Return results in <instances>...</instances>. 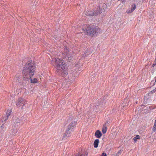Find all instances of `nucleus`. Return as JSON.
Here are the masks:
<instances>
[{
    "label": "nucleus",
    "mask_w": 156,
    "mask_h": 156,
    "mask_svg": "<svg viewBox=\"0 0 156 156\" xmlns=\"http://www.w3.org/2000/svg\"><path fill=\"white\" fill-rule=\"evenodd\" d=\"M21 120L19 118H17L15 119V120L14 122V124L15 125H17V126L18 125V123L19 124Z\"/></svg>",
    "instance_id": "16"
},
{
    "label": "nucleus",
    "mask_w": 156,
    "mask_h": 156,
    "mask_svg": "<svg viewBox=\"0 0 156 156\" xmlns=\"http://www.w3.org/2000/svg\"><path fill=\"white\" fill-rule=\"evenodd\" d=\"M104 10L102 7H99L95 9L93 12L91 10H87L85 11L84 14L87 16H97L98 15V13L96 11H98V13H100L104 12Z\"/></svg>",
    "instance_id": "3"
},
{
    "label": "nucleus",
    "mask_w": 156,
    "mask_h": 156,
    "mask_svg": "<svg viewBox=\"0 0 156 156\" xmlns=\"http://www.w3.org/2000/svg\"><path fill=\"white\" fill-rule=\"evenodd\" d=\"M102 32V30L97 26L92 27L91 30L88 35L90 36H93L96 34H100Z\"/></svg>",
    "instance_id": "4"
},
{
    "label": "nucleus",
    "mask_w": 156,
    "mask_h": 156,
    "mask_svg": "<svg viewBox=\"0 0 156 156\" xmlns=\"http://www.w3.org/2000/svg\"><path fill=\"white\" fill-rule=\"evenodd\" d=\"M1 74H0V77H2V76H1Z\"/></svg>",
    "instance_id": "29"
},
{
    "label": "nucleus",
    "mask_w": 156,
    "mask_h": 156,
    "mask_svg": "<svg viewBox=\"0 0 156 156\" xmlns=\"http://www.w3.org/2000/svg\"><path fill=\"white\" fill-rule=\"evenodd\" d=\"M136 6L135 4H134L133 6L132 5V8L131 9V11L130 12H133L136 9Z\"/></svg>",
    "instance_id": "19"
},
{
    "label": "nucleus",
    "mask_w": 156,
    "mask_h": 156,
    "mask_svg": "<svg viewBox=\"0 0 156 156\" xmlns=\"http://www.w3.org/2000/svg\"><path fill=\"white\" fill-rule=\"evenodd\" d=\"M100 156H107V155L105 153L103 152Z\"/></svg>",
    "instance_id": "24"
},
{
    "label": "nucleus",
    "mask_w": 156,
    "mask_h": 156,
    "mask_svg": "<svg viewBox=\"0 0 156 156\" xmlns=\"http://www.w3.org/2000/svg\"><path fill=\"white\" fill-rule=\"evenodd\" d=\"M156 91V89H154L153 90H151V93L152 94H153L154 93L155 91Z\"/></svg>",
    "instance_id": "22"
},
{
    "label": "nucleus",
    "mask_w": 156,
    "mask_h": 156,
    "mask_svg": "<svg viewBox=\"0 0 156 156\" xmlns=\"http://www.w3.org/2000/svg\"><path fill=\"white\" fill-rule=\"evenodd\" d=\"M131 11V10H130V9H128L127 10V11H126V12L128 13H130L131 12H130Z\"/></svg>",
    "instance_id": "27"
},
{
    "label": "nucleus",
    "mask_w": 156,
    "mask_h": 156,
    "mask_svg": "<svg viewBox=\"0 0 156 156\" xmlns=\"http://www.w3.org/2000/svg\"><path fill=\"white\" fill-rule=\"evenodd\" d=\"M64 54L65 55L66 58L69 60H71V57L72 56V54L71 53L69 52V51L67 49H65V50Z\"/></svg>",
    "instance_id": "7"
},
{
    "label": "nucleus",
    "mask_w": 156,
    "mask_h": 156,
    "mask_svg": "<svg viewBox=\"0 0 156 156\" xmlns=\"http://www.w3.org/2000/svg\"><path fill=\"white\" fill-rule=\"evenodd\" d=\"M71 130L68 129L67 128L66 130L65 131L63 136L62 140H64L66 138H67L68 137L70 136V134L71 133Z\"/></svg>",
    "instance_id": "9"
},
{
    "label": "nucleus",
    "mask_w": 156,
    "mask_h": 156,
    "mask_svg": "<svg viewBox=\"0 0 156 156\" xmlns=\"http://www.w3.org/2000/svg\"><path fill=\"white\" fill-rule=\"evenodd\" d=\"M99 102H100L99 105L101 106L104 105L105 103V101L103 100H101Z\"/></svg>",
    "instance_id": "17"
},
{
    "label": "nucleus",
    "mask_w": 156,
    "mask_h": 156,
    "mask_svg": "<svg viewBox=\"0 0 156 156\" xmlns=\"http://www.w3.org/2000/svg\"><path fill=\"white\" fill-rule=\"evenodd\" d=\"M148 98L147 97V96H146L144 98V103L147 104L150 101L151 99L149 97L148 95L147 96Z\"/></svg>",
    "instance_id": "12"
},
{
    "label": "nucleus",
    "mask_w": 156,
    "mask_h": 156,
    "mask_svg": "<svg viewBox=\"0 0 156 156\" xmlns=\"http://www.w3.org/2000/svg\"><path fill=\"white\" fill-rule=\"evenodd\" d=\"M109 122L108 121H107L106 122L105 124H104V125H105V126H106V125H109Z\"/></svg>",
    "instance_id": "23"
},
{
    "label": "nucleus",
    "mask_w": 156,
    "mask_h": 156,
    "mask_svg": "<svg viewBox=\"0 0 156 156\" xmlns=\"http://www.w3.org/2000/svg\"><path fill=\"white\" fill-rule=\"evenodd\" d=\"M76 122L75 121H72L67 127L68 129L72 130L74 128L76 124Z\"/></svg>",
    "instance_id": "6"
},
{
    "label": "nucleus",
    "mask_w": 156,
    "mask_h": 156,
    "mask_svg": "<svg viewBox=\"0 0 156 156\" xmlns=\"http://www.w3.org/2000/svg\"><path fill=\"white\" fill-rule=\"evenodd\" d=\"M30 81L31 83H35L37 82V79H31Z\"/></svg>",
    "instance_id": "18"
},
{
    "label": "nucleus",
    "mask_w": 156,
    "mask_h": 156,
    "mask_svg": "<svg viewBox=\"0 0 156 156\" xmlns=\"http://www.w3.org/2000/svg\"><path fill=\"white\" fill-rule=\"evenodd\" d=\"M77 156H86L85 154H78Z\"/></svg>",
    "instance_id": "26"
},
{
    "label": "nucleus",
    "mask_w": 156,
    "mask_h": 156,
    "mask_svg": "<svg viewBox=\"0 0 156 156\" xmlns=\"http://www.w3.org/2000/svg\"><path fill=\"white\" fill-rule=\"evenodd\" d=\"M35 70L34 62L33 61L29 60L24 66L22 74L27 78H31L34 74Z\"/></svg>",
    "instance_id": "1"
},
{
    "label": "nucleus",
    "mask_w": 156,
    "mask_h": 156,
    "mask_svg": "<svg viewBox=\"0 0 156 156\" xmlns=\"http://www.w3.org/2000/svg\"><path fill=\"white\" fill-rule=\"evenodd\" d=\"M2 126H1V128H2Z\"/></svg>",
    "instance_id": "30"
},
{
    "label": "nucleus",
    "mask_w": 156,
    "mask_h": 156,
    "mask_svg": "<svg viewBox=\"0 0 156 156\" xmlns=\"http://www.w3.org/2000/svg\"><path fill=\"white\" fill-rule=\"evenodd\" d=\"M11 113V111H7L6 112V116L3 118V120L5 121L7 120L9 117Z\"/></svg>",
    "instance_id": "11"
},
{
    "label": "nucleus",
    "mask_w": 156,
    "mask_h": 156,
    "mask_svg": "<svg viewBox=\"0 0 156 156\" xmlns=\"http://www.w3.org/2000/svg\"><path fill=\"white\" fill-rule=\"evenodd\" d=\"M92 27L89 25H86L84 26L82 28L83 30L87 33V35L89 34V31H90Z\"/></svg>",
    "instance_id": "8"
},
{
    "label": "nucleus",
    "mask_w": 156,
    "mask_h": 156,
    "mask_svg": "<svg viewBox=\"0 0 156 156\" xmlns=\"http://www.w3.org/2000/svg\"><path fill=\"white\" fill-rule=\"evenodd\" d=\"M99 140L98 139L95 140L94 143V147L97 148L98 147L99 143Z\"/></svg>",
    "instance_id": "13"
},
{
    "label": "nucleus",
    "mask_w": 156,
    "mask_h": 156,
    "mask_svg": "<svg viewBox=\"0 0 156 156\" xmlns=\"http://www.w3.org/2000/svg\"><path fill=\"white\" fill-rule=\"evenodd\" d=\"M90 54V52L89 51L86 50L84 52V54L85 55V56H87L88 55H89Z\"/></svg>",
    "instance_id": "21"
},
{
    "label": "nucleus",
    "mask_w": 156,
    "mask_h": 156,
    "mask_svg": "<svg viewBox=\"0 0 156 156\" xmlns=\"http://www.w3.org/2000/svg\"><path fill=\"white\" fill-rule=\"evenodd\" d=\"M107 127L105 125H104L102 129V132L103 134H105L107 131Z\"/></svg>",
    "instance_id": "14"
},
{
    "label": "nucleus",
    "mask_w": 156,
    "mask_h": 156,
    "mask_svg": "<svg viewBox=\"0 0 156 156\" xmlns=\"http://www.w3.org/2000/svg\"><path fill=\"white\" fill-rule=\"evenodd\" d=\"M82 66V64L80 63V62H77L75 63V66L78 67L80 68Z\"/></svg>",
    "instance_id": "15"
},
{
    "label": "nucleus",
    "mask_w": 156,
    "mask_h": 156,
    "mask_svg": "<svg viewBox=\"0 0 156 156\" xmlns=\"http://www.w3.org/2000/svg\"><path fill=\"white\" fill-rule=\"evenodd\" d=\"M156 65V58L155 59V61H154V62L152 66H153V67H154Z\"/></svg>",
    "instance_id": "25"
},
{
    "label": "nucleus",
    "mask_w": 156,
    "mask_h": 156,
    "mask_svg": "<svg viewBox=\"0 0 156 156\" xmlns=\"http://www.w3.org/2000/svg\"><path fill=\"white\" fill-rule=\"evenodd\" d=\"M53 61H55L56 63L57 72L58 73L62 72L63 77L65 76L67 74V69L66 64L62 60L58 59L55 58Z\"/></svg>",
    "instance_id": "2"
},
{
    "label": "nucleus",
    "mask_w": 156,
    "mask_h": 156,
    "mask_svg": "<svg viewBox=\"0 0 156 156\" xmlns=\"http://www.w3.org/2000/svg\"><path fill=\"white\" fill-rule=\"evenodd\" d=\"M25 100L22 98H19L16 105L18 107H21L25 105Z\"/></svg>",
    "instance_id": "5"
},
{
    "label": "nucleus",
    "mask_w": 156,
    "mask_h": 156,
    "mask_svg": "<svg viewBox=\"0 0 156 156\" xmlns=\"http://www.w3.org/2000/svg\"><path fill=\"white\" fill-rule=\"evenodd\" d=\"M140 139V136L138 135H137L133 138V140L135 142L137 139Z\"/></svg>",
    "instance_id": "20"
},
{
    "label": "nucleus",
    "mask_w": 156,
    "mask_h": 156,
    "mask_svg": "<svg viewBox=\"0 0 156 156\" xmlns=\"http://www.w3.org/2000/svg\"><path fill=\"white\" fill-rule=\"evenodd\" d=\"M96 12H98V15L99 14H100V13H102V12H101V13H98V11H96Z\"/></svg>",
    "instance_id": "28"
},
{
    "label": "nucleus",
    "mask_w": 156,
    "mask_h": 156,
    "mask_svg": "<svg viewBox=\"0 0 156 156\" xmlns=\"http://www.w3.org/2000/svg\"><path fill=\"white\" fill-rule=\"evenodd\" d=\"M102 135V133L99 130H97L95 132V136L98 138H100Z\"/></svg>",
    "instance_id": "10"
}]
</instances>
